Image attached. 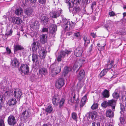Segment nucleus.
<instances>
[{
  "label": "nucleus",
  "instance_id": "obj_17",
  "mask_svg": "<svg viewBox=\"0 0 126 126\" xmlns=\"http://www.w3.org/2000/svg\"><path fill=\"white\" fill-rule=\"evenodd\" d=\"M38 55H37L36 52H33L32 55V60L33 62H37L38 60Z\"/></svg>",
  "mask_w": 126,
  "mask_h": 126
},
{
  "label": "nucleus",
  "instance_id": "obj_28",
  "mask_svg": "<svg viewBox=\"0 0 126 126\" xmlns=\"http://www.w3.org/2000/svg\"><path fill=\"white\" fill-rule=\"evenodd\" d=\"M23 12L22 9L21 8H19L15 10V13L17 16H19L22 14Z\"/></svg>",
  "mask_w": 126,
  "mask_h": 126
},
{
  "label": "nucleus",
  "instance_id": "obj_27",
  "mask_svg": "<svg viewBox=\"0 0 126 126\" xmlns=\"http://www.w3.org/2000/svg\"><path fill=\"white\" fill-rule=\"evenodd\" d=\"M114 116L113 113L110 109H109L106 111V116L110 117H113Z\"/></svg>",
  "mask_w": 126,
  "mask_h": 126
},
{
  "label": "nucleus",
  "instance_id": "obj_59",
  "mask_svg": "<svg viewBox=\"0 0 126 126\" xmlns=\"http://www.w3.org/2000/svg\"><path fill=\"white\" fill-rule=\"evenodd\" d=\"M91 35L93 38H95V34L93 32L91 33Z\"/></svg>",
  "mask_w": 126,
  "mask_h": 126
},
{
  "label": "nucleus",
  "instance_id": "obj_6",
  "mask_svg": "<svg viewBox=\"0 0 126 126\" xmlns=\"http://www.w3.org/2000/svg\"><path fill=\"white\" fill-rule=\"evenodd\" d=\"M20 69L22 74L23 73L24 74H27L29 72V68L28 65L26 64H22L20 67Z\"/></svg>",
  "mask_w": 126,
  "mask_h": 126
},
{
  "label": "nucleus",
  "instance_id": "obj_36",
  "mask_svg": "<svg viewBox=\"0 0 126 126\" xmlns=\"http://www.w3.org/2000/svg\"><path fill=\"white\" fill-rule=\"evenodd\" d=\"M108 71L107 69H105L102 71L100 73L99 75L101 77H102L105 75Z\"/></svg>",
  "mask_w": 126,
  "mask_h": 126
},
{
  "label": "nucleus",
  "instance_id": "obj_57",
  "mask_svg": "<svg viewBox=\"0 0 126 126\" xmlns=\"http://www.w3.org/2000/svg\"><path fill=\"white\" fill-rule=\"evenodd\" d=\"M47 31L48 29L47 28H44L42 29V31L43 32H47Z\"/></svg>",
  "mask_w": 126,
  "mask_h": 126
},
{
  "label": "nucleus",
  "instance_id": "obj_58",
  "mask_svg": "<svg viewBox=\"0 0 126 126\" xmlns=\"http://www.w3.org/2000/svg\"><path fill=\"white\" fill-rule=\"evenodd\" d=\"M118 74V72H116L114 73V75L112 77L114 78L116 77V75H117Z\"/></svg>",
  "mask_w": 126,
  "mask_h": 126
},
{
  "label": "nucleus",
  "instance_id": "obj_43",
  "mask_svg": "<svg viewBox=\"0 0 126 126\" xmlns=\"http://www.w3.org/2000/svg\"><path fill=\"white\" fill-rule=\"evenodd\" d=\"M112 96L114 98L117 99L119 97V94L118 93L115 92L113 94Z\"/></svg>",
  "mask_w": 126,
  "mask_h": 126
},
{
  "label": "nucleus",
  "instance_id": "obj_44",
  "mask_svg": "<svg viewBox=\"0 0 126 126\" xmlns=\"http://www.w3.org/2000/svg\"><path fill=\"white\" fill-rule=\"evenodd\" d=\"M0 126H5L4 119L3 118H0Z\"/></svg>",
  "mask_w": 126,
  "mask_h": 126
},
{
  "label": "nucleus",
  "instance_id": "obj_20",
  "mask_svg": "<svg viewBox=\"0 0 126 126\" xmlns=\"http://www.w3.org/2000/svg\"><path fill=\"white\" fill-rule=\"evenodd\" d=\"M47 36L44 34L41 35L40 37V41L43 44L47 42Z\"/></svg>",
  "mask_w": 126,
  "mask_h": 126
},
{
  "label": "nucleus",
  "instance_id": "obj_48",
  "mask_svg": "<svg viewBox=\"0 0 126 126\" xmlns=\"http://www.w3.org/2000/svg\"><path fill=\"white\" fill-rule=\"evenodd\" d=\"M72 117L73 119L75 120L77 118V116L76 113H73L72 114Z\"/></svg>",
  "mask_w": 126,
  "mask_h": 126
},
{
  "label": "nucleus",
  "instance_id": "obj_23",
  "mask_svg": "<svg viewBox=\"0 0 126 126\" xmlns=\"http://www.w3.org/2000/svg\"><path fill=\"white\" fill-rule=\"evenodd\" d=\"M87 99V96L86 95L84 96L82 98L80 103V106L81 107H83L85 104Z\"/></svg>",
  "mask_w": 126,
  "mask_h": 126
},
{
  "label": "nucleus",
  "instance_id": "obj_5",
  "mask_svg": "<svg viewBox=\"0 0 126 126\" xmlns=\"http://www.w3.org/2000/svg\"><path fill=\"white\" fill-rule=\"evenodd\" d=\"M33 11V10L31 8H26L24 10V13L26 15L24 16V18L28 17L32 15Z\"/></svg>",
  "mask_w": 126,
  "mask_h": 126
},
{
  "label": "nucleus",
  "instance_id": "obj_30",
  "mask_svg": "<svg viewBox=\"0 0 126 126\" xmlns=\"http://www.w3.org/2000/svg\"><path fill=\"white\" fill-rule=\"evenodd\" d=\"M47 70L45 68H42L39 69V73L41 74L45 75L47 73Z\"/></svg>",
  "mask_w": 126,
  "mask_h": 126
},
{
  "label": "nucleus",
  "instance_id": "obj_10",
  "mask_svg": "<svg viewBox=\"0 0 126 126\" xmlns=\"http://www.w3.org/2000/svg\"><path fill=\"white\" fill-rule=\"evenodd\" d=\"M47 51L46 50L43 48H41L40 50L38 51L39 57L41 59L45 58L46 55Z\"/></svg>",
  "mask_w": 126,
  "mask_h": 126
},
{
  "label": "nucleus",
  "instance_id": "obj_56",
  "mask_svg": "<svg viewBox=\"0 0 126 126\" xmlns=\"http://www.w3.org/2000/svg\"><path fill=\"white\" fill-rule=\"evenodd\" d=\"M93 45V44L91 45L90 47L89 48V52H91L92 50Z\"/></svg>",
  "mask_w": 126,
  "mask_h": 126
},
{
  "label": "nucleus",
  "instance_id": "obj_15",
  "mask_svg": "<svg viewBox=\"0 0 126 126\" xmlns=\"http://www.w3.org/2000/svg\"><path fill=\"white\" fill-rule=\"evenodd\" d=\"M59 100V96L57 94L54 95L52 99V102L53 104L55 106L58 105Z\"/></svg>",
  "mask_w": 126,
  "mask_h": 126
},
{
  "label": "nucleus",
  "instance_id": "obj_29",
  "mask_svg": "<svg viewBox=\"0 0 126 126\" xmlns=\"http://www.w3.org/2000/svg\"><path fill=\"white\" fill-rule=\"evenodd\" d=\"M103 97L105 98H108L110 96L109 92L107 90H105L102 93Z\"/></svg>",
  "mask_w": 126,
  "mask_h": 126
},
{
  "label": "nucleus",
  "instance_id": "obj_61",
  "mask_svg": "<svg viewBox=\"0 0 126 126\" xmlns=\"http://www.w3.org/2000/svg\"><path fill=\"white\" fill-rule=\"evenodd\" d=\"M12 32L11 30L9 31L8 33V35H11L12 33Z\"/></svg>",
  "mask_w": 126,
  "mask_h": 126
},
{
  "label": "nucleus",
  "instance_id": "obj_41",
  "mask_svg": "<svg viewBox=\"0 0 126 126\" xmlns=\"http://www.w3.org/2000/svg\"><path fill=\"white\" fill-rule=\"evenodd\" d=\"M101 106L102 107L104 108H106L108 106V102L105 101L102 103L101 104Z\"/></svg>",
  "mask_w": 126,
  "mask_h": 126
},
{
  "label": "nucleus",
  "instance_id": "obj_4",
  "mask_svg": "<svg viewBox=\"0 0 126 126\" xmlns=\"http://www.w3.org/2000/svg\"><path fill=\"white\" fill-rule=\"evenodd\" d=\"M22 94V92L21 90L18 89H15L13 93V95L15 98L17 99H19V100H20Z\"/></svg>",
  "mask_w": 126,
  "mask_h": 126
},
{
  "label": "nucleus",
  "instance_id": "obj_25",
  "mask_svg": "<svg viewBox=\"0 0 126 126\" xmlns=\"http://www.w3.org/2000/svg\"><path fill=\"white\" fill-rule=\"evenodd\" d=\"M49 18L47 16H42L41 21L43 22L44 25L46 24Z\"/></svg>",
  "mask_w": 126,
  "mask_h": 126
},
{
  "label": "nucleus",
  "instance_id": "obj_21",
  "mask_svg": "<svg viewBox=\"0 0 126 126\" xmlns=\"http://www.w3.org/2000/svg\"><path fill=\"white\" fill-rule=\"evenodd\" d=\"M17 101L15 99H11L9 100L8 105L10 106L14 105L16 104Z\"/></svg>",
  "mask_w": 126,
  "mask_h": 126
},
{
  "label": "nucleus",
  "instance_id": "obj_49",
  "mask_svg": "<svg viewBox=\"0 0 126 126\" xmlns=\"http://www.w3.org/2000/svg\"><path fill=\"white\" fill-rule=\"evenodd\" d=\"M92 126H100V124L99 122H94L92 123Z\"/></svg>",
  "mask_w": 126,
  "mask_h": 126
},
{
  "label": "nucleus",
  "instance_id": "obj_54",
  "mask_svg": "<svg viewBox=\"0 0 126 126\" xmlns=\"http://www.w3.org/2000/svg\"><path fill=\"white\" fill-rule=\"evenodd\" d=\"M9 94L10 92L8 91H6V92H5L4 93V95L6 96H9Z\"/></svg>",
  "mask_w": 126,
  "mask_h": 126
},
{
  "label": "nucleus",
  "instance_id": "obj_18",
  "mask_svg": "<svg viewBox=\"0 0 126 126\" xmlns=\"http://www.w3.org/2000/svg\"><path fill=\"white\" fill-rule=\"evenodd\" d=\"M61 68L60 66H57L56 67L52 69L51 70V72L55 75H57L60 72Z\"/></svg>",
  "mask_w": 126,
  "mask_h": 126
},
{
  "label": "nucleus",
  "instance_id": "obj_51",
  "mask_svg": "<svg viewBox=\"0 0 126 126\" xmlns=\"http://www.w3.org/2000/svg\"><path fill=\"white\" fill-rule=\"evenodd\" d=\"M38 1L40 4H45L46 2V0H38Z\"/></svg>",
  "mask_w": 126,
  "mask_h": 126
},
{
  "label": "nucleus",
  "instance_id": "obj_39",
  "mask_svg": "<svg viewBox=\"0 0 126 126\" xmlns=\"http://www.w3.org/2000/svg\"><path fill=\"white\" fill-rule=\"evenodd\" d=\"M113 62L114 61H112L111 62H108L107 66V69H110L112 67L113 64Z\"/></svg>",
  "mask_w": 126,
  "mask_h": 126
},
{
  "label": "nucleus",
  "instance_id": "obj_1",
  "mask_svg": "<svg viewBox=\"0 0 126 126\" xmlns=\"http://www.w3.org/2000/svg\"><path fill=\"white\" fill-rule=\"evenodd\" d=\"M66 23L63 24V27L66 30L69 31L74 28L76 23H73L72 21L70 23V22H68L66 19L65 20Z\"/></svg>",
  "mask_w": 126,
  "mask_h": 126
},
{
  "label": "nucleus",
  "instance_id": "obj_35",
  "mask_svg": "<svg viewBox=\"0 0 126 126\" xmlns=\"http://www.w3.org/2000/svg\"><path fill=\"white\" fill-rule=\"evenodd\" d=\"M88 116L89 118H91L92 120L94 118V117H95L94 118L96 117V115H95V113H89L88 114Z\"/></svg>",
  "mask_w": 126,
  "mask_h": 126
},
{
  "label": "nucleus",
  "instance_id": "obj_19",
  "mask_svg": "<svg viewBox=\"0 0 126 126\" xmlns=\"http://www.w3.org/2000/svg\"><path fill=\"white\" fill-rule=\"evenodd\" d=\"M85 72L83 70H81L79 72L78 75V78L79 80H81L84 77Z\"/></svg>",
  "mask_w": 126,
  "mask_h": 126
},
{
  "label": "nucleus",
  "instance_id": "obj_7",
  "mask_svg": "<svg viewBox=\"0 0 126 126\" xmlns=\"http://www.w3.org/2000/svg\"><path fill=\"white\" fill-rule=\"evenodd\" d=\"M83 52L82 47L80 46H79L75 50V55L77 57L81 56Z\"/></svg>",
  "mask_w": 126,
  "mask_h": 126
},
{
  "label": "nucleus",
  "instance_id": "obj_26",
  "mask_svg": "<svg viewBox=\"0 0 126 126\" xmlns=\"http://www.w3.org/2000/svg\"><path fill=\"white\" fill-rule=\"evenodd\" d=\"M31 47L33 52H37L36 49L38 48V46L36 42H33L31 45Z\"/></svg>",
  "mask_w": 126,
  "mask_h": 126
},
{
  "label": "nucleus",
  "instance_id": "obj_40",
  "mask_svg": "<svg viewBox=\"0 0 126 126\" xmlns=\"http://www.w3.org/2000/svg\"><path fill=\"white\" fill-rule=\"evenodd\" d=\"M79 80V81L77 84V85L79 88H81L83 86L84 83L83 81H82L81 80Z\"/></svg>",
  "mask_w": 126,
  "mask_h": 126
},
{
  "label": "nucleus",
  "instance_id": "obj_62",
  "mask_svg": "<svg viewBox=\"0 0 126 126\" xmlns=\"http://www.w3.org/2000/svg\"><path fill=\"white\" fill-rule=\"evenodd\" d=\"M108 25H106L104 26L105 28L107 30L108 29Z\"/></svg>",
  "mask_w": 126,
  "mask_h": 126
},
{
  "label": "nucleus",
  "instance_id": "obj_33",
  "mask_svg": "<svg viewBox=\"0 0 126 126\" xmlns=\"http://www.w3.org/2000/svg\"><path fill=\"white\" fill-rule=\"evenodd\" d=\"M83 39L84 41V45H86L90 43V40L89 38L87 37L86 36H84L83 37Z\"/></svg>",
  "mask_w": 126,
  "mask_h": 126
},
{
  "label": "nucleus",
  "instance_id": "obj_22",
  "mask_svg": "<svg viewBox=\"0 0 126 126\" xmlns=\"http://www.w3.org/2000/svg\"><path fill=\"white\" fill-rule=\"evenodd\" d=\"M23 47L19 45H17L15 46L14 49L15 52H16L18 50H21L23 49Z\"/></svg>",
  "mask_w": 126,
  "mask_h": 126
},
{
  "label": "nucleus",
  "instance_id": "obj_2",
  "mask_svg": "<svg viewBox=\"0 0 126 126\" xmlns=\"http://www.w3.org/2000/svg\"><path fill=\"white\" fill-rule=\"evenodd\" d=\"M64 80L63 79L60 78L57 80L56 82L55 86L58 89L62 88L64 85Z\"/></svg>",
  "mask_w": 126,
  "mask_h": 126
},
{
  "label": "nucleus",
  "instance_id": "obj_34",
  "mask_svg": "<svg viewBox=\"0 0 126 126\" xmlns=\"http://www.w3.org/2000/svg\"><path fill=\"white\" fill-rule=\"evenodd\" d=\"M62 54V52H61L60 54L58 55L57 58V60L58 61H61L62 60V58H63L65 56H63V55Z\"/></svg>",
  "mask_w": 126,
  "mask_h": 126
},
{
  "label": "nucleus",
  "instance_id": "obj_14",
  "mask_svg": "<svg viewBox=\"0 0 126 126\" xmlns=\"http://www.w3.org/2000/svg\"><path fill=\"white\" fill-rule=\"evenodd\" d=\"M108 106L112 107V110L114 111L115 108V106L116 103V101L114 99H111L109 100L108 101Z\"/></svg>",
  "mask_w": 126,
  "mask_h": 126
},
{
  "label": "nucleus",
  "instance_id": "obj_50",
  "mask_svg": "<svg viewBox=\"0 0 126 126\" xmlns=\"http://www.w3.org/2000/svg\"><path fill=\"white\" fill-rule=\"evenodd\" d=\"M109 14L110 16H113L115 15V13L113 11L110 12L109 13Z\"/></svg>",
  "mask_w": 126,
  "mask_h": 126
},
{
  "label": "nucleus",
  "instance_id": "obj_37",
  "mask_svg": "<svg viewBox=\"0 0 126 126\" xmlns=\"http://www.w3.org/2000/svg\"><path fill=\"white\" fill-rule=\"evenodd\" d=\"M79 8L78 7H74L73 9L72 12L76 14L79 11Z\"/></svg>",
  "mask_w": 126,
  "mask_h": 126
},
{
  "label": "nucleus",
  "instance_id": "obj_32",
  "mask_svg": "<svg viewBox=\"0 0 126 126\" xmlns=\"http://www.w3.org/2000/svg\"><path fill=\"white\" fill-rule=\"evenodd\" d=\"M63 54V56H65L67 54V55L70 54L72 52V51L70 50L65 49L64 51H61Z\"/></svg>",
  "mask_w": 126,
  "mask_h": 126
},
{
  "label": "nucleus",
  "instance_id": "obj_53",
  "mask_svg": "<svg viewBox=\"0 0 126 126\" xmlns=\"http://www.w3.org/2000/svg\"><path fill=\"white\" fill-rule=\"evenodd\" d=\"M74 36L76 37H79L80 35V34L79 32H77L75 33L74 34Z\"/></svg>",
  "mask_w": 126,
  "mask_h": 126
},
{
  "label": "nucleus",
  "instance_id": "obj_42",
  "mask_svg": "<svg viewBox=\"0 0 126 126\" xmlns=\"http://www.w3.org/2000/svg\"><path fill=\"white\" fill-rule=\"evenodd\" d=\"M120 108L121 111H120V113L122 114V112H123L125 110L124 105L122 103H120Z\"/></svg>",
  "mask_w": 126,
  "mask_h": 126
},
{
  "label": "nucleus",
  "instance_id": "obj_13",
  "mask_svg": "<svg viewBox=\"0 0 126 126\" xmlns=\"http://www.w3.org/2000/svg\"><path fill=\"white\" fill-rule=\"evenodd\" d=\"M57 26L55 24H53L51 25L49 28L50 32L55 35L56 34L55 32L57 30Z\"/></svg>",
  "mask_w": 126,
  "mask_h": 126
},
{
  "label": "nucleus",
  "instance_id": "obj_24",
  "mask_svg": "<svg viewBox=\"0 0 126 126\" xmlns=\"http://www.w3.org/2000/svg\"><path fill=\"white\" fill-rule=\"evenodd\" d=\"M72 95H74L72 98L71 100V102L72 103H75L77 104H78L79 103V99L78 98H77L76 100H75L76 95L74 93H72Z\"/></svg>",
  "mask_w": 126,
  "mask_h": 126
},
{
  "label": "nucleus",
  "instance_id": "obj_52",
  "mask_svg": "<svg viewBox=\"0 0 126 126\" xmlns=\"http://www.w3.org/2000/svg\"><path fill=\"white\" fill-rule=\"evenodd\" d=\"M78 61L79 62V63H80V64H81L85 62V60L83 58H81L79 59Z\"/></svg>",
  "mask_w": 126,
  "mask_h": 126
},
{
  "label": "nucleus",
  "instance_id": "obj_45",
  "mask_svg": "<svg viewBox=\"0 0 126 126\" xmlns=\"http://www.w3.org/2000/svg\"><path fill=\"white\" fill-rule=\"evenodd\" d=\"M68 72V68L67 67H65L63 70L64 75V76H65V75L67 74Z\"/></svg>",
  "mask_w": 126,
  "mask_h": 126
},
{
  "label": "nucleus",
  "instance_id": "obj_46",
  "mask_svg": "<svg viewBox=\"0 0 126 126\" xmlns=\"http://www.w3.org/2000/svg\"><path fill=\"white\" fill-rule=\"evenodd\" d=\"M80 63L79 62V61H77L75 62L74 65V66L76 68H77L79 66H80Z\"/></svg>",
  "mask_w": 126,
  "mask_h": 126
},
{
  "label": "nucleus",
  "instance_id": "obj_31",
  "mask_svg": "<svg viewBox=\"0 0 126 126\" xmlns=\"http://www.w3.org/2000/svg\"><path fill=\"white\" fill-rule=\"evenodd\" d=\"M53 110L52 107L51 105H49L46 108L45 111L48 113H50Z\"/></svg>",
  "mask_w": 126,
  "mask_h": 126
},
{
  "label": "nucleus",
  "instance_id": "obj_47",
  "mask_svg": "<svg viewBox=\"0 0 126 126\" xmlns=\"http://www.w3.org/2000/svg\"><path fill=\"white\" fill-rule=\"evenodd\" d=\"M98 105L97 103H94L91 107V109L93 110H94L97 108Z\"/></svg>",
  "mask_w": 126,
  "mask_h": 126
},
{
  "label": "nucleus",
  "instance_id": "obj_38",
  "mask_svg": "<svg viewBox=\"0 0 126 126\" xmlns=\"http://www.w3.org/2000/svg\"><path fill=\"white\" fill-rule=\"evenodd\" d=\"M65 100L63 98H62L61 99L60 101L59 102V107L60 108H62L64 103Z\"/></svg>",
  "mask_w": 126,
  "mask_h": 126
},
{
  "label": "nucleus",
  "instance_id": "obj_64",
  "mask_svg": "<svg viewBox=\"0 0 126 126\" xmlns=\"http://www.w3.org/2000/svg\"><path fill=\"white\" fill-rule=\"evenodd\" d=\"M120 122H122L123 121V118L122 117H121L120 118Z\"/></svg>",
  "mask_w": 126,
  "mask_h": 126
},
{
  "label": "nucleus",
  "instance_id": "obj_3",
  "mask_svg": "<svg viewBox=\"0 0 126 126\" xmlns=\"http://www.w3.org/2000/svg\"><path fill=\"white\" fill-rule=\"evenodd\" d=\"M62 10L60 9L58 11H53L50 13V16L52 18H57L60 16L61 14H62Z\"/></svg>",
  "mask_w": 126,
  "mask_h": 126
},
{
  "label": "nucleus",
  "instance_id": "obj_55",
  "mask_svg": "<svg viewBox=\"0 0 126 126\" xmlns=\"http://www.w3.org/2000/svg\"><path fill=\"white\" fill-rule=\"evenodd\" d=\"M0 97L1 98L0 99V101H1V102H0V104H1L2 105V104L3 103L2 101L3 100V97L2 96V95H0Z\"/></svg>",
  "mask_w": 126,
  "mask_h": 126
},
{
  "label": "nucleus",
  "instance_id": "obj_16",
  "mask_svg": "<svg viewBox=\"0 0 126 126\" xmlns=\"http://www.w3.org/2000/svg\"><path fill=\"white\" fill-rule=\"evenodd\" d=\"M12 21L15 24L19 25L22 22L21 19L19 17H13L12 19Z\"/></svg>",
  "mask_w": 126,
  "mask_h": 126
},
{
  "label": "nucleus",
  "instance_id": "obj_9",
  "mask_svg": "<svg viewBox=\"0 0 126 126\" xmlns=\"http://www.w3.org/2000/svg\"><path fill=\"white\" fill-rule=\"evenodd\" d=\"M11 64L13 68H16L18 67L19 64V61L16 58H14L12 59L11 61Z\"/></svg>",
  "mask_w": 126,
  "mask_h": 126
},
{
  "label": "nucleus",
  "instance_id": "obj_12",
  "mask_svg": "<svg viewBox=\"0 0 126 126\" xmlns=\"http://www.w3.org/2000/svg\"><path fill=\"white\" fill-rule=\"evenodd\" d=\"M30 27L34 29H37L39 27V22L36 20H34L30 25Z\"/></svg>",
  "mask_w": 126,
  "mask_h": 126
},
{
  "label": "nucleus",
  "instance_id": "obj_63",
  "mask_svg": "<svg viewBox=\"0 0 126 126\" xmlns=\"http://www.w3.org/2000/svg\"><path fill=\"white\" fill-rule=\"evenodd\" d=\"M92 4L93 5L95 6L96 5V3L95 2H94Z\"/></svg>",
  "mask_w": 126,
  "mask_h": 126
},
{
  "label": "nucleus",
  "instance_id": "obj_11",
  "mask_svg": "<svg viewBox=\"0 0 126 126\" xmlns=\"http://www.w3.org/2000/svg\"><path fill=\"white\" fill-rule=\"evenodd\" d=\"M30 114V110L29 109H27L22 112L21 117L24 119H26L29 117Z\"/></svg>",
  "mask_w": 126,
  "mask_h": 126
},
{
  "label": "nucleus",
  "instance_id": "obj_8",
  "mask_svg": "<svg viewBox=\"0 0 126 126\" xmlns=\"http://www.w3.org/2000/svg\"><path fill=\"white\" fill-rule=\"evenodd\" d=\"M8 122L10 125L14 126L16 123L15 118L13 115L9 116L8 118Z\"/></svg>",
  "mask_w": 126,
  "mask_h": 126
},
{
  "label": "nucleus",
  "instance_id": "obj_60",
  "mask_svg": "<svg viewBox=\"0 0 126 126\" xmlns=\"http://www.w3.org/2000/svg\"><path fill=\"white\" fill-rule=\"evenodd\" d=\"M7 50L8 54H10L11 52V51L10 49L6 48Z\"/></svg>",
  "mask_w": 126,
  "mask_h": 126
}]
</instances>
